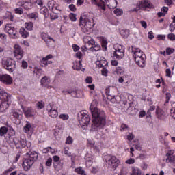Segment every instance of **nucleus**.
<instances>
[{"label":"nucleus","mask_w":175,"mask_h":175,"mask_svg":"<svg viewBox=\"0 0 175 175\" xmlns=\"http://www.w3.org/2000/svg\"><path fill=\"white\" fill-rule=\"evenodd\" d=\"M59 118L61 120H63V121H66L69 120V115L65 114V113H62L59 115Z\"/></svg>","instance_id":"49"},{"label":"nucleus","mask_w":175,"mask_h":175,"mask_svg":"<svg viewBox=\"0 0 175 175\" xmlns=\"http://www.w3.org/2000/svg\"><path fill=\"white\" fill-rule=\"evenodd\" d=\"M79 125L83 129L88 128V124L91 121V118L88 115V111L84 110L81 111L78 115Z\"/></svg>","instance_id":"5"},{"label":"nucleus","mask_w":175,"mask_h":175,"mask_svg":"<svg viewBox=\"0 0 175 175\" xmlns=\"http://www.w3.org/2000/svg\"><path fill=\"white\" fill-rule=\"evenodd\" d=\"M10 114L13 119L14 122L16 124V125L21 124V117H23V115L20 113V111L18 109H12Z\"/></svg>","instance_id":"12"},{"label":"nucleus","mask_w":175,"mask_h":175,"mask_svg":"<svg viewBox=\"0 0 175 175\" xmlns=\"http://www.w3.org/2000/svg\"><path fill=\"white\" fill-rule=\"evenodd\" d=\"M42 39L44 40L48 47H53V46H55V40L53 39L50 36H46V37L42 36Z\"/></svg>","instance_id":"23"},{"label":"nucleus","mask_w":175,"mask_h":175,"mask_svg":"<svg viewBox=\"0 0 175 175\" xmlns=\"http://www.w3.org/2000/svg\"><path fill=\"white\" fill-rule=\"evenodd\" d=\"M96 65L98 66V68H107V60L103 57H99L96 62Z\"/></svg>","instance_id":"19"},{"label":"nucleus","mask_w":175,"mask_h":175,"mask_svg":"<svg viewBox=\"0 0 175 175\" xmlns=\"http://www.w3.org/2000/svg\"><path fill=\"white\" fill-rule=\"evenodd\" d=\"M37 107L38 110H42L43 107H44V102L43 101H40L37 103Z\"/></svg>","instance_id":"53"},{"label":"nucleus","mask_w":175,"mask_h":175,"mask_svg":"<svg viewBox=\"0 0 175 175\" xmlns=\"http://www.w3.org/2000/svg\"><path fill=\"white\" fill-rule=\"evenodd\" d=\"M24 114L26 117H33L35 116L36 111L33 108H27L23 109Z\"/></svg>","instance_id":"28"},{"label":"nucleus","mask_w":175,"mask_h":175,"mask_svg":"<svg viewBox=\"0 0 175 175\" xmlns=\"http://www.w3.org/2000/svg\"><path fill=\"white\" fill-rule=\"evenodd\" d=\"M170 113H171V116L172 117V118H174V120H175V107L171 109Z\"/></svg>","instance_id":"64"},{"label":"nucleus","mask_w":175,"mask_h":175,"mask_svg":"<svg viewBox=\"0 0 175 175\" xmlns=\"http://www.w3.org/2000/svg\"><path fill=\"white\" fill-rule=\"evenodd\" d=\"M19 33H21L22 38H24V39L28 38L29 36V33L25 30L24 27H21L19 30Z\"/></svg>","instance_id":"34"},{"label":"nucleus","mask_w":175,"mask_h":175,"mask_svg":"<svg viewBox=\"0 0 175 175\" xmlns=\"http://www.w3.org/2000/svg\"><path fill=\"white\" fill-rule=\"evenodd\" d=\"M101 73L103 76H107V73H109V70L106 68V67H103V70H101Z\"/></svg>","instance_id":"58"},{"label":"nucleus","mask_w":175,"mask_h":175,"mask_svg":"<svg viewBox=\"0 0 175 175\" xmlns=\"http://www.w3.org/2000/svg\"><path fill=\"white\" fill-rule=\"evenodd\" d=\"M85 165L87 167H91L92 166V163H94V158L91 154H86L85 156Z\"/></svg>","instance_id":"26"},{"label":"nucleus","mask_w":175,"mask_h":175,"mask_svg":"<svg viewBox=\"0 0 175 175\" xmlns=\"http://www.w3.org/2000/svg\"><path fill=\"white\" fill-rule=\"evenodd\" d=\"M95 40H94L93 38L91 39V40H90L89 42H86L85 44V49H87V47H90V46H94V44H95Z\"/></svg>","instance_id":"46"},{"label":"nucleus","mask_w":175,"mask_h":175,"mask_svg":"<svg viewBox=\"0 0 175 175\" xmlns=\"http://www.w3.org/2000/svg\"><path fill=\"white\" fill-rule=\"evenodd\" d=\"M2 65L8 72H14V70H16V61L12 58H3Z\"/></svg>","instance_id":"6"},{"label":"nucleus","mask_w":175,"mask_h":175,"mask_svg":"<svg viewBox=\"0 0 175 175\" xmlns=\"http://www.w3.org/2000/svg\"><path fill=\"white\" fill-rule=\"evenodd\" d=\"M25 27L27 31H32L33 29V23L32 22H26L25 23Z\"/></svg>","instance_id":"38"},{"label":"nucleus","mask_w":175,"mask_h":175,"mask_svg":"<svg viewBox=\"0 0 175 175\" xmlns=\"http://www.w3.org/2000/svg\"><path fill=\"white\" fill-rule=\"evenodd\" d=\"M64 153L65 155H67V157H72V153L69 152V148L66 147L64 148Z\"/></svg>","instance_id":"54"},{"label":"nucleus","mask_w":175,"mask_h":175,"mask_svg":"<svg viewBox=\"0 0 175 175\" xmlns=\"http://www.w3.org/2000/svg\"><path fill=\"white\" fill-rule=\"evenodd\" d=\"M48 8L51 12L59 11V5L54 0L48 2Z\"/></svg>","instance_id":"20"},{"label":"nucleus","mask_w":175,"mask_h":175,"mask_svg":"<svg viewBox=\"0 0 175 175\" xmlns=\"http://www.w3.org/2000/svg\"><path fill=\"white\" fill-rule=\"evenodd\" d=\"M131 54L135 61L137 62H139V59H140V58L146 57V54H144V51H142V50L139 49H135L133 47L131 48Z\"/></svg>","instance_id":"13"},{"label":"nucleus","mask_w":175,"mask_h":175,"mask_svg":"<svg viewBox=\"0 0 175 175\" xmlns=\"http://www.w3.org/2000/svg\"><path fill=\"white\" fill-rule=\"evenodd\" d=\"M39 17V14L36 12H33L27 14V18L30 20H36Z\"/></svg>","instance_id":"37"},{"label":"nucleus","mask_w":175,"mask_h":175,"mask_svg":"<svg viewBox=\"0 0 175 175\" xmlns=\"http://www.w3.org/2000/svg\"><path fill=\"white\" fill-rule=\"evenodd\" d=\"M53 135L55 137H57V136H59L61 135V132L59 131V129H55L53 132Z\"/></svg>","instance_id":"60"},{"label":"nucleus","mask_w":175,"mask_h":175,"mask_svg":"<svg viewBox=\"0 0 175 175\" xmlns=\"http://www.w3.org/2000/svg\"><path fill=\"white\" fill-rule=\"evenodd\" d=\"M90 49L92 51H99V50H100V45L94 44L93 46H90Z\"/></svg>","instance_id":"42"},{"label":"nucleus","mask_w":175,"mask_h":175,"mask_svg":"<svg viewBox=\"0 0 175 175\" xmlns=\"http://www.w3.org/2000/svg\"><path fill=\"white\" fill-rule=\"evenodd\" d=\"M115 72L117 75H122L125 72V69L122 67H116Z\"/></svg>","instance_id":"43"},{"label":"nucleus","mask_w":175,"mask_h":175,"mask_svg":"<svg viewBox=\"0 0 175 175\" xmlns=\"http://www.w3.org/2000/svg\"><path fill=\"white\" fill-rule=\"evenodd\" d=\"M33 163H35L32 160H30L28 158L25 159L22 164L23 170H25V172H28V170L32 167Z\"/></svg>","instance_id":"17"},{"label":"nucleus","mask_w":175,"mask_h":175,"mask_svg":"<svg viewBox=\"0 0 175 175\" xmlns=\"http://www.w3.org/2000/svg\"><path fill=\"white\" fill-rule=\"evenodd\" d=\"M74 70H81L83 68V64H81V60L75 62L72 66Z\"/></svg>","instance_id":"31"},{"label":"nucleus","mask_w":175,"mask_h":175,"mask_svg":"<svg viewBox=\"0 0 175 175\" xmlns=\"http://www.w3.org/2000/svg\"><path fill=\"white\" fill-rule=\"evenodd\" d=\"M53 58V55H48L45 57H42L40 60V65L42 68L47 67L48 65H50L53 64L52 61H50L49 59H51Z\"/></svg>","instance_id":"16"},{"label":"nucleus","mask_w":175,"mask_h":175,"mask_svg":"<svg viewBox=\"0 0 175 175\" xmlns=\"http://www.w3.org/2000/svg\"><path fill=\"white\" fill-rule=\"evenodd\" d=\"M75 57L76 58H78L79 61H81V62H83V59H81L83 58V53H81V52H77V53L75 54Z\"/></svg>","instance_id":"51"},{"label":"nucleus","mask_w":175,"mask_h":175,"mask_svg":"<svg viewBox=\"0 0 175 175\" xmlns=\"http://www.w3.org/2000/svg\"><path fill=\"white\" fill-rule=\"evenodd\" d=\"M156 114L157 116V118L160 120H163V118H165V112H163V111H162V109L159 108H157Z\"/></svg>","instance_id":"32"},{"label":"nucleus","mask_w":175,"mask_h":175,"mask_svg":"<svg viewBox=\"0 0 175 175\" xmlns=\"http://www.w3.org/2000/svg\"><path fill=\"white\" fill-rule=\"evenodd\" d=\"M17 5L18 6H21L22 8H24V9H25V10H28L32 8V3H29V2H27V1L18 2Z\"/></svg>","instance_id":"27"},{"label":"nucleus","mask_w":175,"mask_h":175,"mask_svg":"<svg viewBox=\"0 0 175 175\" xmlns=\"http://www.w3.org/2000/svg\"><path fill=\"white\" fill-rule=\"evenodd\" d=\"M167 38L168 39H170V40L173 41L175 40V35L174 33H169L167 35Z\"/></svg>","instance_id":"63"},{"label":"nucleus","mask_w":175,"mask_h":175,"mask_svg":"<svg viewBox=\"0 0 175 175\" xmlns=\"http://www.w3.org/2000/svg\"><path fill=\"white\" fill-rule=\"evenodd\" d=\"M15 13L16 14H23V13H24V11L23 10V8H18L15 9Z\"/></svg>","instance_id":"59"},{"label":"nucleus","mask_w":175,"mask_h":175,"mask_svg":"<svg viewBox=\"0 0 175 175\" xmlns=\"http://www.w3.org/2000/svg\"><path fill=\"white\" fill-rule=\"evenodd\" d=\"M66 144H73V138L71 136H68L66 139Z\"/></svg>","instance_id":"52"},{"label":"nucleus","mask_w":175,"mask_h":175,"mask_svg":"<svg viewBox=\"0 0 175 175\" xmlns=\"http://www.w3.org/2000/svg\"><path fill=\"white\" fill-rule=\"evenodd\" d=\"M0 81L5 85H10L13 83V79L8 74L0 75Z\"/></svg>","instance_id":"15"},{"label":"nucleus","mask_w":175,"mask_h":175,"mask_svg":"<svg viewBox=\"0 0 175 175\" xmlns=\"http://www.w3.org/2000/svg\"><path fill=\"white\" fill-rule=\"evenodd\" d=\"M109 91H110V89H109V88H107V89L105 90V92H106V94H107V95L108 96H111L112 99H116V100L118 99V98H119L118 96H116V95H114V94H110V92H109Z\"/></svg>","instance_id":"41"},{"label":"nucleus","mask_w":175,"mask_h":175,"mask_svg":"<svg viewBox=\"0 0 175 175\" xmlns=\"http://www.w3.org/2000/svg\"><path fill=\"white\" fill-rule=\"evenodd\" d=\"M8 142L11 147L14 144L16 148H25V147H27L29 150H31V146H32V144L27 142V138L24 135L21 136L20 138L10 136Z\"/></svg>","instance_id":"2"},{"label":"nucleus","mask_w":175,"mask_h":175,"mask_svg":"<svg viewBox=\"0 0 175 175\" xmlns=\"http://www.w3.org/2000/svg\"><path fill=\"white\" fill-rule=\"evenodd\" d=\"M29 151L26 153V155H27L30 161H32L33 162H36L38 161V158L39 157V154L36 151H31V149L29 150Z\"/></svg>","instance_id":"21"},{"label":"nucleus","mask_w":175,"mask_h":175,"mask_svg":"<svg viewBox=\"0 0 175 175\" xmlns=\"http://www.w3.org/2000/svg\"><path fill=\"white\" fill-rule=\"evenodd\" d=\"M68 94L72 96L73 98H82L83 93L81 90H70L68 92Z\"/></svg>","instance_id":"22"},{"label":"nucleus","mask_w":175,"mask_h":175,"mask_svg":"<svg viewBox=\"0 0 175 175\" xmlns=\"http://www.w3.org/2000/svg\"><path fill=\"white\" fill-rule=\"evenodd\" d=\"M48 114L49 117H52V118H57V117H58V111H57L55 109H53V111L48 112Z\"/></svg>","instance_id":"36"},{"label":"nucleus","mask_w":175,"mask_h":175,"mask_svg":"<svg viewBox=\"0 0 175 175\" xmlns=\"http://www.w3.org/2000/svg\"><path fill=\"white\" fill-rule=\"evenodd\" d=\"M14 55L16 59H21L24 57V51L18 44L14 46Z\"/></svg>","instance_id":"14"},{"label":"nucleus","mask_w":175,"mask_h":175,"mask_svg":"<svg viewBox=\"0 0 175 175\" xmlns=\"http://www.w3.org/2000/svg\"><path fill=\"white\" fill-rule=\"evenodd\" d=\"M75 172L76 173H77L78 174H81V175H87V174H85V171H84V170H83V167H78V168H76V169L75 170Z\"/></svg>","instance_id":"39"},{"label":"nucleus","mask_w":175,"mask_h":175,"mask_svg":"<svg viewBox=\"0 0 175 175\" xmlns=\"http://www.w3.org/2000/svg\"><path fill=\"white\" fill-rule=\"evenodd\" d=\"M81 29L83 33H87L90 35L92 32V28L95 23H94V19L85 18V16H82L80 18V24Z\"/></svg>","instance_id":"3"},{"label":"nucleus","mask_w":175,"mask_h":175,"mask_svg":"<svg viewBox=\"0 0 175 175\" xmlns=\"http://www.w3.org/2000/svg\"><path fill=\"white\" fill-rule=\"evenodd\" d=\"M101 46L104 50H107V40L105 38H101Z\"/></svg>","instance_id":"40"},{"label":"nucleus","mask_w":175,"mask_h":175,"mask_svg":"<svg viewBox=\"0 0 175 175\" xmlns=\"http://www.w3.org/2000/svg\"><path fill=\"white\" fill-rule=\"evenodd\" d=\"M10 99V94L5 92L3 88L0 87V112L5 113L9 107V100Z\"/></svg>","instance_id":"4"},{"label":"nucleus","mask_w":175,"mask_h":175,"mask_svg":"<svg viewBox=\"0 0 175 175\" xmlns=\"http://www.w3.org/2000/svg\"><path fill=\"white\" fill-rule=\"evenodd\" d=\"M113 49L115 50L113 57L116 59H122L124 55L125 48L120 44H116L114 45Z\"/></svg>","instance_id":"7"},{"label":"nucleus","mask_w":175,"mask_h":175,"mask_svg":"<svg viewBox=\"0 0 175 175\" xmlns=\"http://www.w3.org/2000/svg\"><path fill=\"white\" fill-rule=\"evenodd\" d=\"M21 66L23 69H27L28 68V62H27L25 60H23Z\"/></svg>","instance_id":"62"},{"label":"nucleus","mask_w":175,"mask_h":175,"mask_svg":"<svg viewBox=\"0 0 175 175\" xmlns=\"http://www.w3.org/2000/svg\"><path fill=\"white\" fill-rule=\"evenodd\" d=\"M4 31L8 33L10 38L12 39H18V32H17V29L12 27L11 24H7L4 28Z\"/></svg>","instance_id":"9"},{"label":"nucleus","mask_w":175,"mask_h":175,"mask_svg":"<svg viewBox=\"0 0 175 175\" xmlns=\"http://www.w3.org/2000/svg\"><path fill=\"white\" fill-rule=\"evenodd\" d=\"M146 56H143L140 59L137 61H135L136 64L139 66L140 68H144L146 66Z\"/></svg>","instance_id":"30"},{"label":"nucleus","mask_w":175,"mask_h":175,"mask_svg":"<svg viewBox=\"0 0 175 175\" xmlns=\"http://www.w3.org/2000/svg\"><path fill=\"white\" fill-rule=\"evenodd\" d=\"M113 13H114V14H116V16H122L124 11L122 10V9L116 8L113 11Z\"/></svg>","instance_id":"45"},{"label":"nucleus","mask_w":175,"mask_h":175,"mask_svg":"<svg viewBox=\"0 0 175 175\" xmlns=\"http://www.w3.org/2000/svg\"><path fill=\"white\" fill-rule=\"evenodd\" d=\"M69 17H70V20H71V21H76V20H77L76 14H75L73 13H70L69 14Z\"/></svg>","instance_id":"61"},{"label":"nucleus","mask_w":175,"mask_h":175,"mask_svg":"<svg viewBox=\"0 0 175 175\" xmlns=\"http://www.w3.org/2000/svg\"><path fill=\"white\" fill-rule=\"evenodd\" d=\"M40 12L42 14H44V16H47V14H49V10L46 8V7L42 8Z\"/></svg>","instance_id":"50"},{"label":"nucleus","mask_w":175,"mask_h":175,"mask_svg":"<svg viewBox=\"0 0 175 175\" xmlns=\"http://www.w3.org/2000/svg\"><path fill=\"white\" fill-rule=\"evenodd\" d=\"M131 175H144L142 170L137 167H133Z\"/></svg>","instance_id":"35"},{"label":"nucleus","mask_w":175,"mask_h":175,"mask_svg":"<svg viewBox=\"0 0 175 175\" xmlns=\"http://www.w3.org/2000/svg\"><path fill=\"white\" fill-rule=\"evenodd\" d=\"M87 146L88 147H91L92 148H94V150H96V152H99V148L96 145H95V142H94V140L88 139Z\"/></svg>","instance_id":"29"},{"label":"nucleus","mask_w":175,"mask_h":175,"mask_svg":"<svg viewBox=\"0 0 175 175\" xmlns=\"http://www.w3.org/2000/svg\"><path fill=\"white\" fill-rule=\"evenodd\" d=\"M126 165H133L135 163V159L130 158L125 161Z\"/></svg>","instance_id":"56"},{"label":"nucleus","mask_w":175,"mask_h":175,"mask_svg":"<svg viewBox=\"0 0 175 175\" xmlns=\"http://www.w3.org/2000/svg\"><path fill=\"white\" fill-rule=\"evenodd\" d=\"M98 102L94 100L90 107V110L92 116V129L99 131L106 125V113L105 111L98 109Z\"/></svg>","instance_id":"1"},{"label":"nucleus","mask_w":175,"mask_h":175,"mask_svg":"<svg viewBox=\"0 0 175 175\" xmlns=\"http://www.w3.org/2000/svg\"><path fill=\"white\" fill-rule=\"evenodd\" d=\"M23 132L27 135H31L33 132V127H32V124L29 122H25V125L23 127Z\"/></svg>","instance_id":"24"},{"label":"nucleus","mask_w":175,"mask_h":175,"mask_svg":"<svg viewBox=\"0 0 175 175\" xmlns=\"http://www.w3.org/2000/svg\"><path fill=\"white\" fill-rule=\"evenodd\" d=\"M135 139V135L133 133H129L127 134V140L131 142V140H133Z\"/></svg>","instance_id":"57"},{"label":"nucleus","mask_w":175,"mask_h":175,"mask_svg":"<svg viewBox=\"0 0 175 175\" xmlns=\"http://www.w3.org/2000/svg\"><path fill=\"white\" fill-rule=\"evenodd\" d=\"M151 3L148 0H142L137 4V7L131 10L133 12H139L140 9L142 10H147V9H151Z\"/></svg>","instance_id":"10"},{"label":"nucleus","mask_w":175,"mask_h":175,"mask_svg":"<svg viewBox=\"0 0 175 175\" xmlns=\"http://www.w3.org/2000/svg\"><path fill=\"white\" fill-rule=\"evenodd\" d=\"M105 162L113 169H117L121 162L116 156L108 155L105 157Z\"/></svg>","instance_id":"8"},{"label":"nucleus","mask_w":175,"mask_h":175,"mask_svg":"<svg viewBox=\"0 0 175 175\" xmlns=\"http://www.w3.org/2000/svg\"><path fill=\"white\" fill-rule=\"evenodd\" d=\"M54 109H55V107H54V104L52 103L49 104L46 107V111H48V113H49L50 111H53Z\"/></svg>","instance_id":"48"},{"label":"nucleus","mask_w":175,"mask_h":175,"mask_svg":"<svg viewBox=\"0 0 175 175\" xmlns=\"http://www.w3.org/2000/svg\"><path fill=\"white\" fill-rule=\"evenodd\" d=\"M50 18H51V20H57V18H58V14H57V13L53 12L50 14Z\"/></svg>","instance_id":"55"},{"label":"nucleus","mask_w":175,"mask_h":175,"mask_svg":"<svg viewBox=\"0 0 175 175\" xmlns=\"http://www.w3.org/2000/svg\"><path fill=\"white\" fill-rule=\"evenodd\" d=\"M91 3L92 5H96V6H98L103 10H106V5L103 0H91Z\"/></svg>","instance_id":"25"},{"label":"nucleus","mask_w":175,"mask_h":175,"mask_svg":"<svg viewBox=\"0 0 175 175\" xmlns=\"http://www.w3.org/2000/svg\"><path fill=\"white\" fill-rule=\"evenodd\" d=\"M120 34L123 38H128L129 36V30L125 29L120 31Z\"/></svg>","instance_id":"44"},{"label":"nucleus","mask_w":175,"mask_h":175,"mask_svg":"<svg viewBox=\"0 0 175 175\" xmlns=\"http://www.w3.org/2000/svg\"><path fill=\"white\" fill-rule=\"evenodd\" d=\"M8 133V128L5 126L1 127L0 129V136H3V135H6Z\"/></svg>","instance_id":"47"},{"label":"nucleus","mask_w":175,"mask_h":175,"mask_svg":"<svg viewBox=\"0 0 175 175\" xmlns=\"http://www.w3.org/2000/svg\"><path fill=\"white\" fill-rule=\"evenodd\" d=\"M166 162L168 163H175L174 150H170L166 154Z\"/></svg>","instance_id":"18"},{"label":"nucleus","mask_w":175,"mask_h":175,"mask_svg":"<svg viewBox=\"0 0 175 175\" xmlns=\"http://www.w3.org/2000/svg\"><path fill=\"white\" fill-rule=\"evenodd\" d=\"M51 83V78L49 76H44L40 79V85L42 87V88H46V90H51L52 88L53 90H55V88L51 85H50Z\"/></svg>","instance_id":"11"},{"label":"nucleus","mask_w":175,"mask_h":175,"mask_svg":"<svg viewBox=\"0 0 175 175\" xmlns=\"http://www.w3.org/2000/svg\"><path fill=\"white\" fill-rule=\"evenodd\" d=\"M107 5L109 9H116L117 8V0H109Z\"/></svg>","instance_id":"33"}]
</instances>
